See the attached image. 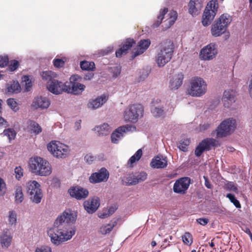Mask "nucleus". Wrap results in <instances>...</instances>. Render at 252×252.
I'll list each match as a JSON object with an SVG mask.
<instances>
[{
    "label": "nucleus",
    "instance_id": "nucleus-43",
    "mask_svg": "<svg viewBox=\"0 0 252 252\" xmlns=\"http://www.w3.org/2000/svg\"><path fill=\"white\" fill-rule=\"evenodd\" d=\"M134 181H136V180L134 175H129L127 177H125L123 179V184L126 186L136 185V184H133Z\"/></svg>",
    "mask_w": 252,
    "mask_h": 252
},
{
    "label": "nucleus",
    "instance_id": "nucleus-60",
    "mask_svg": "<svg viewBox=\"0 0 252 252\" xmlns=\"http://www.w3.org/2000/svg\"><path fill=\"white\" fill-rule=\"evenodd\" d=\"M81 79V77L78 75H73L70 77V84L78 83Z\"/></svg>",
    "mask_w": 252,
    "mask_h": 252
},
{
    "label": "nucleus",
    "instance_id": "nucleus-57",
    "mask_svg": "<svg viewBox=\"0 0 252 252\" xmlns=\"http://www.w3.org/2000/svg\"><path fill=\"white\" fill-rule=\"evenodd\" d=\"M64 62L60 59H56L54 61V65L56 67H62L64 65Z\"/></svg>",
    "mask_w": 252,
    "mask_h": 252
},
{
    "label": "nucleus",
    "instance_id": "nucleus-23",
    "mask_svg": "<svg viewBox=\"0 0 252 252\" xmlns=\"http://www.w3.org/2000/svg\"><path fill=\"white\" fill-rule=\"evenodd\" d=\"M50 104V101L48 98L40 96L34 98L32 105L35 108L44 109L48 108Z\"/></svg>",
    "mask_w": 252,
    "mask_h": 252
},
{
    "label": "nucleus",
    "instance_id": "nucleus-20",
    "mask_svg": "<svg viewBox=\"0 0 252 252\" xmlns=\"http://www.w3.org/2000/svg\"><path fill=\"white\" fill-rule=\"evenodd\" d=\"M108 97L104 94L100 95L94 99H91L88 104V108L94 110L103 105L107 100Z\"/></svg>",
    "mask_w": 252,
    "mask_h": 252
},
{
    "label": "nucleus",
    "instance_id": "nucleus-36",
    "mask_svg": "<svg viewBox=\"0 0 252 252\" xmlns=\"http://www.w3.org/2000/svg\"><path fill=\"white\" fill-rule=\"evenodd\" d=\"M15 198L16 203H20L23 201L24 195L21 187H18L16 189Z\"/></svg>",
    "mask_w": 252,
    "mask_h": 252
},
{
    "label": "nucleus",
    "instance_id": "nucleus-59",
    "mask_svg": "<svg viewBox=\"0 0 252 252\" xmlns=\"http://www.w3.org/2000/svg\"><path fill=\"white\" fill-rule=\"evenodd\" d=\"M6 190V184L4 180L0 178V194H3Z\"/></svg>",
    "mask_w": 252,
    "mask_h": 252
},
{
    "label": "nucleus",
    "instance_id": "nucleus-6",
    "mask_svg": "<svg viewBox=\"0 0 252 252\" xmlns=\"http://www.w3.org/2000/svg\"><path fill=\"white\" fill-rule=\"evenodd\" d=\"M47 148L53 156L58 158H64L70 153L69 147L59 141H51L47 144Z\"/></svg>",
    "mask_w": 252,
    "mask_h": 252
},
{
    "label": "nucleus",
    "instance_id": "nucleus-3",
    "mask_svg": "<svg viewBox=\"0 0 252 252\" xmlns=\"http://www.w3.org/2000/svg\"><path fill=\"white\" fill-rule=\"evenodd\" d=\"M174 45L170 40L161 43L157 51L156 61L159 67H162L171 59Z\"/></svg>",
    "mask_w": 252,
    "mask_h": 252
},
{
    "label": "nucleus",
    "instance_id": "nucleus-26",
    "mask_svg": "<svg viewBox=\"0 0 252 252\" xmlns=\"http://www.w3.org/2000/svg\"><path fill=\"white\" fill-rule=\"evenodd\" d=\"M85 88L86 86L84 85L79 82L74 83L71 84L70 87L67 85L66 92L75 95L80 94L85 90Z\"/></svg>",
    "mask_w": 252,
    "mask_h": 252
},
{
    "label": "nucleus",
    "instance_id": "nucleus-27",
    "mask_svg": "<svg viewBox=\"0 0 252 252\" xmlns=\"http://www.w3.org/2000/svg\"><path fill=\"white\" fill-rule=\"evenodd\" d=\"M134 43H135V41L133 39H127L123 46L116 52V57H121L123 55L126 54L127 51L132 47Z\"/></svg>",
    "mask_w": 252,
    "mask_h": 252
},
{
    "label": "nucleus",
    "instance_id": "nucleus-32",
    "mask_svg": "<svg viewBox=\"0 0 252 252\" xmlns=\"http://www.w3.org/2000/svg\"><path fill=\"white\" fill-rule=\"evenodd\" d=\"M8 221L9 225L15 226L17 223V214L15 211L11 210L8 212Z\"/></svg>",
    "mask_w": 252,
    "mask_h": 252
},
{
    "label": "nucleus",
    "instance_id": "nucleus-30",
    "mask_svg": "<svg viewBox=\"0 0 252 252\" xmlns=\"http://www.w3.org/2000/svg\"><path fill=\"white\" fill-rule=\"evenodd\" d=\"M21 87L17 81H13L7 84L5 93L7 94H17L20 92Z\"/></svg>",
    "mask_w": 252,
    "mask_h": 252
},
{
    "label": "nucleus",
    "instance_id": "nucleus-15",
    "mask_svg": "<svg viewBox=\"0 0 252 252\" xmlns=\"http://www.w3.org/2000/svg\"><path fill=\"white\" fill-rule=\"evenodd\" d=\"M66 83H63L56 80L55 78L48 83L47 88L48 90L55 94H59L63 92H66Z\"/></svg>",
    "mask_w": 252,
    "mask_h": 252
},
{
    "label": "nucleus",
    "instance_id": "nucleus-35",
    "mask_svg": "<svg viewBox=\"0 0 252 252\" xmlns=\"http://www.w3.org/2000/svg\"><path fill=\"white\" fill-rule=\"evenodd\" d=\"M142 155V151L141 149H139L136 153L133 155L128 161L127 164L132 166V164L137 161H138Z\"/></svg>",
    "mask_w": 252,
    "mask_h": 252
},
{
    "label": "nucleus",
    "instance_id": "nucleus-12",
    "mask_svg": "<svg viewBox=\"0 0 252 252\" xmlns=\"http://www.w3.org/2000/svg\"><path fill=\"white\" fill-rule=\"evenodd\" d=\"M216 144V140L208 138L203 140L196 147L194 154L196 157H199L205 151H209L214 147Z\"/></svg>",
    "mask_w": 252,
    "mask_h": 252
},
{
    "label": "nucleus",
    "instance_id": "nucleus-61",
    "mask_svg": "<svg viewBox=\"0 0 252 252\" xmlns=\"http://www.w3.org/2000/svg\"><path fill=\"white\" fill-rule=\"evenodd\" d=\"M197 222L202 225H205L209 222V220L206 218H199L196 220Z\"/></svg>",
    "mask_w": 252,
    "mask_h": 252
},
{
    "label": "nucleus",
    "instance_id": "nucleus-10",
    "mask_svg": "<svg viewBox=\"0 0 252 252\" xmlns=\"http://www.w3.org/2000/svg\"><path fill=\"white\" fill-rule=\"evenodd\" d=\"M159 100L157 99L152 103L153 105L151 108V113L153 116L156 118L161 117L166 113H171L175 107L174 102L171 101H167L166 103L167 108L163 109L162 106L158 104Z\"/></svg>",
    "mask_w": 252,
    "mask_h": 252
},
{
    "label": "nucleus",
    "instance_id": "nucleus-49",
    "mask_svg": "<svg viewBox=\"0 0 252 252\" xmlns=\"http://www.w3.org/2000/svg\"><path fill=\"white\" fill-rule=\"evenodd\" d=\"M121 67L120 66H115L110 68V71L113 74V77H117L121 73Z\"/></svg>",
    "mask_w": 252,
    "mask_h": 252
},
{
    "label": "nucleus",
    "instance_id": "nucleus-31",
    "mask_svg": "<svg viewBox=\"0 0 252 252\" xmlns=\"http://www.w3.org/2000/svg\"><path fill=\"white\" fill-rule=\"evenodd\" d=\"M41 76L43 80L48 81L50 83L53 79L57 78V74L52 71H45L42 72Z\"/></svg>",
    "mask_w": 252,
    "mask_h": 252
},
{
    "label": "nucleus",
    "instance_id": "nucleus-38",
    "mask_svg": "<svg viewBox=\"0 0 252 252\" xmlns=\"http://www.w3.org/2000/svg\"><path fill=\"white\" fill-rule=\"evenodd\" d=\"M134 176L136 181H134L133 184H137L140 182H143L146 180L147 177V174L145 172H141Z\"/></svg>",
    "mask_w": 252,
    "mask_h": 252
},
{
    "label": "nucleus",
    "instance_id": "nucleus-52",
    "mask_svg": "<svg viewBox=\"0 0 252 252\" xmlns=\"http://www.w3.org/2000/svg\"><path fill=\"white\" fill-rule=\"evenodd\" d=\"M225 187H226V189L229 191H233V192H237V187L235 186V185L234 184H233L232 182H229V183H227Z\"/></svg>",
    "mask_w": 252,
    "mask_h": 252
},
{
    "label": "nucleus",
    "instance_id": "nucleus-50",
    "mask_svg": "<svg viewBox=\"0 0 252 252\" xmlns=\"http://www.w3.org/2000/svg\"><path fill=\"white\" fill-rule=\"evenodd\" d=\"M15 178L19 180L23 176V169L21 166L16 167L14 169Z\"/></svg>",
    "mask_w": 252,
    "mask_h": 252
},
{
    "label": "nucleus",
    "instance_id": "nucleus-16",
    "mask_svg": "<svg viewBox=\"0 0 252 252\" xmlns=\"http://www.w3.org/2000/svg\"><path fill=\"white\" fill-rule=\"evenodd\" d=\"M109 173L104 168H101L98 172L93 173L89 177V181L91 183L96 184L105 182L109 177Z\"/></svg>",
    "mask_w": 252,
    "mask_h": 252
},
{
    "label": "nucleus",
    "instance_id": "nucleus-37",
    "mask_svg": "<svg viewBox=\"0 0 252 252\" xmlns=\"http://www.w3.org/2000/svg\"><path fill=\"white\" fill-rule=\"evenodd\" d=\"M115 224L114 223L107 224L106 225H102L100 227L99 232L102 234H106L109 233L113 229Z\"/></svg>",
    "mask_w": 252,
    "mask_h": 252
},
{
    "label": "nucleus",
    "instance_id": "nucleus-19",
    "mask_svg": "<svg viewBox=\"0 0 252 252\" xmlns=\"http://www.w3.org/2000/svg\"><path fill=\"white\" fill-rule=\"evenodd\" d=\"M83 205L85 210L90 214L95 212L100 205L99 199L98 197L94 196L84 201Z\"/></svg>",
    "mask_w": 252,
    "mask_h": 252
},
{
    "label": "nucleus",
    "instance_id": "nucleus-47",
    "mask_svg": "<svg viewBox=\"0 0 252 252\" xmlns=\"http://www.w3.org/2000/svg\"><path fill=\"white\" fill-rule=\"evenodd\" d=\"M48 184L54 187H58L60 186V180L57 177H52L48 180Z\"/></svg>",
    "mask_w": 252,
    "mask_h": 252
},
{
    "label": "nucleus",
    "instance_id": "nucleus-55",
    "mask_svg": "<svg viewBox=\"0 0 252 252\" xmlns=\"http://www.w3.org/2000/svg\"><path fill=\"white\" fill-rule=\"evenodd\" d=\"M95 159L96 157L90 154H87L85 157V161L89 164H91Z\"/></svg>",
    "mask_w": 252,
    "mask_h": 252
},
{
    "label": "nucleus",
    "instance_id": "nucleus-33",
    "mask_svg": "<svg viewBox=\"0 0 252 252\" xmlns=\"http://www.w3.org/2000/svg\"><path fill=\"white\" fill-rule=\"evenodd\" d=\"M118 130L121 131L124 135L128 132H132L136 130V127L132 125H126L118 127Z\"/></svg>",
    "mask_w": 252,
    "mask_h": 252
},
{
    "label": "nucleus",
    "instance_id": "nucleus-40",
    "mask_svg": "<svg viewBox=\"0 0 252 252\" xmlns=\"http://www.w3.org/2000/svg\"><path fill=\"white\" fill-rule=\"evenodd\" d=\"M1 134L6 136L9 141H10L15 138L16 136V132L13 129L7 128L5 129Z\"/></svg>",
    "mask_w": 252,
    "mask_h": 252
},
{
    "label": "nucleus",
    "instance_id": "nucleus-11",
    "mask_svg": "<svg viewBox=\"0 0 252 252\" xmlns=\"http://www.w3.org/2000/svg\"><path fill=\"white\" fill-rule=\"evenodd\" d=\"M217 53V45L214 43H211L201 50L199 57L201 60L209 61L214 59Z\"/></svg>",
    "mask_w": 252,
    "mask_h": 252
},
{
    "label": "nucleus",
    "instance_id": "nucleus-7",
    "mask_svg": "<svg viewBox=\"0 0 252 252\" xmlns=\"http://www.w3.org/2000/svg\"><path fill=\"white\" fill-rule=\"evenodd\" d=\"M231 21L230 17H219L216 19L211 26L212 35L214 37L221 35L225 32Z\"/></svg>",
    "mask_w": 252,
    "mask_h": 252
},
{
    "label": "nucleus",
    "instance_id": "nucleus-29",
    "mask_svg": "<svg viewBox=\"0 0 252 252\" xmlns=\"http://www.w3.org/2000/svg\"><path fill=\"white\" fill-rule=\"evenodd\" d=\"M184 76L182 73L174 75L170 81L169 87L172 90L178 89L182 84Z\"/></svg>",
    "mask_w": 252,
    "mask_h": 252
},
{
    "label": "nucleus",
    "instance_id": "nucleus-18",
    "mask_svg": "<svg viewBox=\"0 0 252 252\" xmlns=\"http://www.w3.org/2000/svg\"><path fill=\"white\" fill-rule=\"evenodd\" d=\"M177 17H158L157 20L153 24V28L158 27L161 24L163 29L166 30L169 28L177 20Z\"/></svg>",
    "mask_w": 252,
    "mask_h": 252
},
{
    "label": "nucleus",
    "instance_id": "nucleus-44",
    "mask_svg": "<svg viewBox=\"0 0 252 252\" xmlns=\"http://www.w3.org/2000/svg\"><path fill=\"white\" fill-rule=\"evenodd\" d=\"M197 4H195V3H193L191 2H189V13L192 15H197L198 14V10L197 8L196 7V5Z\"/></svg>",
    "mask_w": 252,
    "mask_h": 252
},
{
    "label": "nucleus",
    "instance_id": "nucleus-14",
    "mask_svg": "<svg viewBox=\"0 0 252 252\" xmlns=\"http://www.w3.org/2000/svg\"><path fill=\"white\" fill-rule=\"evenodd\" d=\"M70 195L77 200H80L86 198L89 194L88 189L80 186H74L68 190Z\"/></svg>",
    "mask_w": 252,
    "mask_h": 252
},
{
    "label": "nucleus",
    "instance_id": "nucleus-53",
    "mask_svg": "<svg viewBox=\"0 0 252 252\" xmlns=\"http://www.w3.org/2000/svg\"><path fill=\"white\" fill-rule=\"evenodd\" d=\"M35 252H52L51 249L48 246H41L37 248Z\"/></svg>",
    "mask_w": 252,
    "mask_h": 252
},
{
    "label": "nucleus",
    "instance_id": "nucleus-63",
    "mask_svg": "<svg viewBox=\"0 0 252 252\" xmlns=\"http://www.w3.org/2000/svg\"><path fill=\"white\" fill-rule=\"evenodd\" d=\"M203 178L205 180V186H206V187L208 189H212V185L209 181L208 178L205 176H203Z\"/></svg>",
    "mask_w": 252,
    "mask_h": 252
},
{
    "label": "nucleus",
    "instance_id": "nucleus-28",
    "mask_svg": "<svg viewBox=\"0 0 252 252\" xmlns=\"http://www.w3.org/2000/svg\"><path fill=\"white\" fill-rule=\"evenodd\" d=\"M93 130L97 133L99 136H106L108 135L111 130V127L107 123H104L99 126H95Z\"/></svg>",
    "mask_w": 252,
    "mask_h": 252
},
{
    "label": "nucleus",
    "instance_id": "nucleus-5",
    "mask_svg": "<svg viewBox=\"0 0 252 252\" xmlns=\"http://www.w3.org/2000/svg\"><path fill=\"white\" fill-rule=\"evenodd\" d=\"M144 108L139 104L128 105L124 111L123 119L126 122L136 123L143 115Z\"/></svg>",
    "mask_w": 252,
    "mask_h": 252
},
{
    "label": "nucleus",
    "instance_id": "nucleus-13",
    "mask_svg": "<svg viewBox=\"0 0 252 252\" xmlns=\"http://www.w3.org/2000/svg\"><path fill=\"white\" fill-rule=\"evenodd\" d=\"M190 184V180L189 178H181L174 183L173 190L176 193L184 194L188 189Z\"/></svg>",
    "mask_w": 252,
    "mask_h": 252
},
{
    "label": "nucleus",
    "instance_id": "nucleus-41",
    "mask_svg": "<svg viewBox=\"0 0 252 252\" xmlns=\"http://www.w3.org/2000/svg\"><path fill=\"white\" fill-rule=\"evenodd\" d=\"M30 126L31 130L36 134H38L42 131V128L40 126L35 122H31Z\"/></svg>",
    "mask_w": 252,
    "mask_h": 252
},
{
    "label": "nucleus",
    "instance_id": "nucleus-46",
    "mask_svg": "<svg viewBox=\"0 0 252 252\" xmlns=\"http://www.w3.org/2000/svg\"><path fill=\"white\" fill-rule=\"evenodd\" d=\"M182 240L184 244L190 245L192 243V238L191 234L189 232H186L182 236Z\"/></svg>",
    "mask_w": 252,
    "mask_h": 252
},
{
    "label": "nucleus",
    "instance_id": "nucleus-39",
    "mask_svg": "<svg viewBox=\"0 0 252 252\" xmlns=\"http://www.w3.org/2000/svg\"><path fill=\"white\" fill-rule=\"evenodd\" d=\"M95 66V64L93 62H89L87 61H82L80 63V67L83 70H93Z\"/></svg>",
    "mask_w": 252,
    "mask_h": 252
},
{
    "label": "nucleus",
    "instance_id": "nucleus-48",
    "mask_svg": "<svg viewBox=\"0 0 252 252\" xmlns=\"http://www.w3.org/2000/svg\"><path fill=\"white\" fill-rule=\"evenodd\" d=\"M226 197L229 198L230 201L233 203V204L237 207V208H240L241 205L239 202L238 200H237L234 195L228 193L226 195Z\"/></svg>",
    "mask_w": 252,
    "mask_h": 252
},
{
    "label": "nucleus",
    "instance_id": "nucleus-45",
    "mask_svg": "<svg viewBox=\"0 0 252 252\" xmlns=\"http://www.w3.org/2000/svg\"><path fill=\"white\" fill-rule=\"evenodd\" d=\"M22 82L24 83L25 89L27 91H29L32 86V82L27 76H24L22 77Z\"/></svg>",
    "mask_w": 252,
    "mask_h": 252
},
{
    "label": "nucleus",
    "instance_id": "nucleus-17",
    "mask_svg": "<svg viewBox=\"0 0 252 252\" xmlns=\"http://www.w3.org/2000/svg\"><path fill=\"white\" fill-rule=\"evenodd\" d=\"M236 96L235 90L231 89L225 90L222 97L223 106L226 108H229L235 102Z\"/></svg>",
    "mask_w": 252,
    "mask_h": 252
},
{
    "label": "nucleus",
    "instance_id": "nucleus-56",
    "mask_svg": "<svg viewBox=\"0 0 252 252\" xmlns=\"http://www.w3.org/2000/svg\"><path fill=\"white\" fill-rule=\"evenodd\" d=\"M8 63L7 56H0V67H3L6 65Z\"/></svg>",
    "mask_w": 252,
    "mask_h": 252
},
{
    "label": "nucleus",
    "instance_id": "nucleus-34",
    "mask_svg": "<svg viewBox=\"0 0 252 252\" xmlns=\"http://www.w3.org/2000/svg\"><path fill=\"white\" fill-rule=\"evenodd\" d=\"M123 137L124 134L118 130L117 128L111 134V141L113 143H118Z\"/></svg>",
    "mask_w": 252,
    "mask_h": 252
},
{
    "label": "nucleus",
    "instance_id": "nucleus-58",
    "mask_svg": "<svg viewBox=\"0 0 252 252\" xmlns=\"http://www.w3.org/2000/svg\"><path fill=\"white\" fill-rule=\"evenodd\" d=\"M19 66V62L17 61H13L9 66V69L11 71L16 70Z\"/></svg>",
    "mask_w": 252,
    "mask_h": 252
},
{
    "label": "nucleus",
    "instance_id": "nucleus-64",
    "mask_svg": "<svg viewBox=\"0 0 252 252\" xmlns=\"http://www.w3.org/2000/svg\"><path fill=\"white\" fill-rule=\"evenodd\" d=\"M210 126V125L209 124H204L201 125L199 126V130L200 131H204L208 129Z\"/></svg>",
    "mask_w": 252,
    "mask_h": 252
},
{
    "label": "nucleus",
    "instance_id": "nucleus-9",
    "mask_svg": "<svg viewBox=\"0 0 252 252\" xmlns=\"http://www.w3.org/2000/svg\"><path fill=\"white\" fill-rule=\"evenodd\" d=\"M27 193L30 199L35 203L40 202L43 194L40 184L36 181H30L27 183Z\"/></svg>",
    "mask_w": 252,
    "mask_h": 252
},
{
    "label": "nucleus",
    "instance_id": "nucleus-51",
    "mask_svg": "<svg viewBox=\"0 0 252 252\" xmlns=\"http://www.w3.org/2000/svg\"><path fill=\"white\" fill-rule=\"evenodd\" d=\"M189 140H187L183 143H181L179 144L178 148L181 151L183 152H186L188 150V146L189 145Z\"/></svg>",
    "mask_w": 252,
    "mask_h": 252
},
{
    "label": "nucleus",
    "instance_id": "nucleus-54",
    "mask_svg": "<svg viewBox=\"0 0 252 252\" xmlns=\"http://www.w3.org/2000/svg\"><path fill=\"white\" fill-rule=\"evenodd\" d=\"M214 17H204L202 20V23L203 26H207L209 25L213 20Z\"/></svg>",
    "mask_w": 252,
    "mask_h": 252
},
{
    "label": "nucleus",
    "instance_id": "nucleus-8",
    "mask_svg": "<svg viewBox=\"0 0 252 252\" xmlns=\"http://www.w3.org/2000/svg\"><path fill=\"white\" fill-rule=\"evenodd\" d=\"M235 119L228 118L224 120L216 129L218 137H223L232 133L236 128Z\"/></svg>",
    "mask_w": 252,
    "mask_h": 252
},
{
    "label": "nucleus",
    "instance_id": "nucleus-1",
    "mask_svg": "<svg viewBox=\"0 0 252 252\" xmlns=\"http://www.w3.org/2000/svg\"><path fill=\"white\" fill-rule=\"evenodd\" d=\"M77 213L71 209L65 210L59 216L52 226L47 230L51 242L59 246L70 240L75 234L76 229L71 225L77 219Z\"/></svg>",
    "mask_w": 252,
    "mask_h": 252
},
{
    "label": "nucleus",
    "instance_id": "nucleus-62",
    "mask_svg": "<svg viewBox=\"0 0 252 252\" xmlns=\"http://www.w3.org/2000/svg\"><path fill=\"white\" fill-rule=\"evenodd\" d=\"M7 122L2 117H0V128L7 126Z\"/></svg>",
    "mask_w": 252,
    "mask_h": 252
},
{
    "label": "nucleus",
    "instance_id": "nucleus-21",
    "mask_svg": "<svg viewBox=\"0 0 252 252\" xmlns=\"http://www.w3.org/2000/svg\"><path fill=\"white\" fill-rule=\"evenodd\" d=\"M151 41L149 39L140 40L136 48H135L132 51V58H134L137 56L143 54L149 47Z\"/></svg>",
    "mask_w": 252,
    "mask_h": 252
},
{
    "label": "nucleus",
    "instance_id": "nucleus-24",
    "mask_svg": "<svg viewBox=\"0 0 252 252\" xmlns=\"http://www.w3.org/2000/svg\"><path fill=\"white\" fill-rule=\"evenodd\" d=\"M12 236L8 230L3 231L0 236V243L2 248L7 249L11 244Z\"/></svg>",
    "mask_w": 252,
    "mask_h": 252
},
{
    "label": "nucleus",
    "instance_id": "nucleus-42",
    "mask_svg": "<svg viewBox=\"0 0 252 252\" xmlns=\"http://www.w3.org/2000/svg\"><path fill=\"white\" fill-rule=\"evenodd\" d=\"M7 104L14 112H17L19 109L18 104L14 98L8 99L7 100Z\"/></svg>",
    "mask_w": 252,
    "mask_h": 252
},
{
    "label": "nucleus",
    "instance_id": "nucleus-22",
    "mask_svg": "<svg viewBox=\"0 0 252 252\" xmlns=\"http://www.w3.org/2000/svg\"><path fill=\"white\" fill-rule=\"evenodd\" d=\"M219 8L217 0H211L207 4L203 16H216Z\"/></svg>",
    "mask_w": 252,
    "mask_h": 252
},
{
    "label": "nucleus",
    "instance_id": "nucleus-25",
    "mask_svg": "<svg viewBox=\"0 0 252 252\" xmlns=\"http://www.w3.org/2000/svg\"><path fill=\"white\" fill-rule=\"evenodd\" d=\"M167 165L166 158L158 156L153 158L151 162V166L154 168H162Z\"/></svg>",
    "mask_w": 252,
    "mask_h": 252
},
{
    "label": "nucleus",
    "instance_id": "nucleus-2",
    "mask_svg": "<svg viewBox=\"0 0 252 252\" xmlns=\"http://www.w3.org/2000/svg\"><path fill=\"white\" fill-rule=\"evenodd\" d=\"M29 165L31 171L36 175L48 176L52 172L50 163L47 160L39 157L31 158Z\"/></svg>",
    "mask_w": 252,
    "mask_h": 252
},
{
    "label": "nucleus",
    "instance_id": "nucleus-4",
    "mask_svg": "<svg viewBox=\"0 0 252 252\" xmlns=\"http://www.w3.org/2000/svg\"><path fill=\"white\" fill-rule=\"evenodd\" d=\"M207 90L206 81L200 77L195 76L192 77L189 81L187 93L191 96L200 97L204 95Z\"/></svg>",
    "mask_w": 252,
    "mask_h": 252
}]
</instances>
